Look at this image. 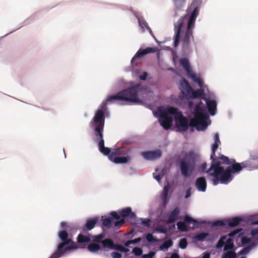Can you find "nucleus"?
<instances>
[{
	"mask_svg": "<svg viewBox=\"0 0 258 258\" xmlns=\"http://www.w3.org/2000/svg\"><path fill=\"white\" fill-rule=\"evenodd\" d=\"M210 159L211 165L207 172L214 170L213 174L215 176L221 175L220 182L223 184L229 183L233 178L232 174L238 173L242 169L251 170L258 168V155H251L247 160L241 163L220 154L219 156H215Z\"/></svg>",
	"mask_w": 258,
	"mask_h": 258,
	"instance_id": "f257e3e1",
	"label": "nucleus"
},
{
	"mask_svg": "<svg viewBox=\"0 0 258 258\" xmlns=\"http://www.w3.org/2000/svg\"><path fill=\"white\" fill-rule=\"evenodd\" d=\"M202 0H194L186 10V14L180 17L174 24V47H176L179 43L181 36L182 48L184 50H188L191 40H194L192 30L195 22L199 13V9Z\"/></svg>",
	"mask_w": 258,
	"mask_h": 258,
	"instance_id": "f03ea898",
	"label": "nucleus"
},
{
	"mask_svg": "<svg viewBox=\"0 0 258 258\" xmlns=\"http://www.w3.org/2000/svg\"><path fill=\"white\" fill-rule=\"evenodd\" d=\"M143 86L140 84H137L133 87L128 88L125 90L118 92L114 95L108 97L105 103H104L101 109H98L96 112L90 124L94 128V133L96 137H101L103 134L104 123V108L108 102L115 101H122L140 104L142 101L140 99L138 95L139 91L143 90Z\"/></svg>",
	"mask_w": 258,
	"mask_h": 258,
	"instance_id": "7ed1b4c3",
	"label": "nucleus"
},
{
	"mask_svg": "<svg viewBox=\"0 0 258 258\" xmlns=\"http://www.w3.org/2000/svg\"><path fill=\"white\" fill-rule=\"evenodd\" d=\"M96 141H98V148L99 151L103 155L108 156L109 159L115 164H124L131 160L132 157L127 155V153L131 151L133 148H129L126 152H123V148L120 147L114 149L111 152L110 149L104 146L103 134L101 136L96 137Z\"/></svg>",
	"mask_w": 258,
	"mask_h": 258,
	"instance_id": "20e7f679",
	"label": "nucleus"
},
{
	"mask_svg": "<svg viewBox=\"0 0 258 258\" xmlns=\"http://www.w3.org/2000/svg\"><path fill=\"white\" fill-rule=\"evenodd\" d=\"M197 154L192 151L182 152L179 159L180 170L184 177H189L196 167Z\"/></svg>",
	"mask_w": 258,
	"mask_h": 258,
	"instance_id": "39448f33",
	"label": "nucleus"
},
{
	"mask_svg": "<svg viewBox=\"0 0 258 258\" xmlns=\"http://www.w3.org/2000/svg\"><path fill=\"white\" fill-rule=\"evenodd\" d=\"M194 110V117L190 120L189 125L196 127L198 131L206 128L207 126L206 120L208 118L207 113L199 104L196 105Z\"/></svg>",
	"mask_w": 258,
	"mask_h": 258,
	"instance_id": "423d86ee",
	"label": "nucleus"
},
{
	"mask_svg": "<svg viewBox=\"0 0 258 258\" xmlns=\"http://www.w3.org/2000/svg\"><path fill=\"white\" fill-rule=\"evenodd\" d=\"M167 111L171 115H174L176 124L181 131H185L188 128L189 124L187 119L178 108L170 106L167 107Z\"/></svg>",
	"mask_w": 258,
	"mask_h": 258,
	"instance_id": "0eeeda50",
	"label": "nucleus"
},
{
	"mask_svg": "<svg viewBox=\"0 0 258 258\" xmlns=\"http://www.w3.org/2000/svg\"><path fill=\"white\" fill-rule=\"evenodd\" d=\"M167 111V108L161 112L160 124L165 130H168L172 125L173 122V117L169 115Z\"/></svg>",
	"mask_w": 258,
	"mask_h": 258,
	"instance_id": "6e6552de",
	"label": "nucleus"
},
{
	"mask_svg": "<svg viewBox=\"0 0 258 258\" xmlns=\"http://www.w3.org/2000/svg\"><path fill=\"white\" fill-rule=\"evenodd\" d=\"M141 155L147 160H154L161 156L162 152L159 149L155 151H144L141 153Z\"/></svg>",
	"mask_w": 258,
	"mask_h": 258,
	"instance_id": "1a4fd4ad",
	"label": "nucleus"
},
{
	"mask_svg": "<svg viewBox=\"0 0 258 258\" xmlns=\"http://www.w3.org/2000/svg\"><path fill=\"white\" fill-rule=\"evenodd\" d=\"M157 51L156 47H147L145 49H140L136 53L135 56L132 58L131 62L133 64L136 58H140L144 55L151 53H154Z\"/></svg>",
	"mask_w": 258,
	"mask_h": 258,
	"instance_id": "9d476101",
	"label": "nucleus"
},
{
	"mask_svg": "<svg viewBox=\"0 0 258 258\" xmlns=\"http://www.w3.org/2000/svg\"><path fill=\"white\" fill-rule=\"evenodd\" d=\"M179 89L181 90V93L183 95H190V93L192 92V87L190 86L188 82L183 79L180 80Z\"/></svg>",
	"mask_w": 258,
	"mask_h": 258,
	"instance_id": "9b49d317",
	"label": "nucleus"
},
{
	"mask_svg": "<svg viewBox=\"0 0 258 258\" xmlns=\"http://www.w3.org/2000/svg\"><path fill=\"white\" fill-rule=\"evenodd\" d=\"M195 186L199 191H205L207 188V181L205 178L204 177L197 178L196 180Z\"/></svg>",
	"mask_w": 258,
	"mask_h": 258,
	"instance_id": "f8f14e48",
	"label": "nucleus"
},
{
	"mask_svg": "<svg viewBox=\"0 0 258 258\" xmlns=\"http://www.w3.org/2000/svg\"><path fill=\"white\" fill-rule=\"evenodd\" d=\"M214 143L212 146V153L211 154V158L215 156V152L218 149L219 146L221 144V142L219 139V134L216 133L214 136Z\"/></svg>",
	"mask_w": 258,
	"mask_h": 258,
	"instance_id": "ddd939ff",
	"label": "nucleus"
},
{
	"mask_svg": "<svg viewBox=\"0 0 258 258\" xmlns=\"http://www.w3.org/2000/svg\"><path fill=\"white\" fill-rule=\"evenodd\" d=\"M180 213V210L178 208L176 207L170 213L167 222L168 224L174 223L177 219V217Z\"/></svg>",
	"mask_w": 258,
	"mask_h": 258,
	"instance_id": "4468645a",
	"label": "nucleus"
},
{
	"mask_svg": "<svg viewBox=\"0 0 258 258\" xmlns=\"http://www.w3.org/2000/svg\"><path fill=\"white\" fill-rule=\"evenodd\" d=\"M208 110L211 115L215 114L217 108V102L215 100H208L206 101Z\"/></svg>",
	"mask_w": 258,
	"mask_h": 258,
	"instance_id": "2eb2a0df",
	"label": "nucleus"
},
{
	"mask_svg": "<svg viewBox=\"0 0 258 258\" xmlns=\"http://www.w3.org/2000/svg\"><path fill=\"white\" fill-rule=\"evenodd\" d=\"M242 220L241 218L238 217L232 219H226L227 225L230 227H233L239 225Z\"/></svg>",
	"mask_w": 258,
	"mask_h": 258,
	"instance_id": "dca6fc26",
	"label": "nucleus"
},
{
	"mask_svg": "<svg viewBox=\"0 0 258 258\" xmlns=\"http://www.w3.org/2000/svg\"><path fill=\"white\" fill-rule=\"evenodd\" d=\"M99 219L97 217L89 219L87 220L85 226L88 230L92 229L98 222Z\"/></svg>",
	"mask_w": 258,
	"mask_h": 258,
	"instance_id": "f3484780",
	"label": "nucleus"
},
{
	"mask_svg": "<svg viewBox=\"0 0 258 258\" xmlns=\"http://www.w3.org/2000/svg\"><path fill=\"white\" fill-rule=\"evenodd\" d=\"M176 11L181 10L185 5L186 0H172Z\"/></svg>",
	"mask_w": 258,
	"mask_h": 258,
	"instance_id": "a211bd4d",
	"label": "nucleus"
},
{
	"mask_svg": "<svg viewBox=\"0 0 258 258\" xmlns=\"http://www.w3.org/2000/svg\"><path fill=\"white\" fill-rule=\"evenodd\" d=\"M180 63L181 65L183 67V68L185 69L186 73L188 74H189L191 72V70L188 59L185 58L180 59Z\"/></svg>",
	"mask_w": 258,
	"mask_h": 258,
	"instance_id": "6ab92c4d",
	"label": "nucleus"
},
{
	"mask_svg": "<svg viewBox=\"0 0 258 258\" xmlns=\"http://www.w3.org/2000/svg\"><path fill=\"white\" fill-rule=\"evenodd\" d=\"M101 243L105 248H108L109 249H113L114 246L113 241L109 238L105 239L101 241Z\"/></svg>",
	"mask_w": 258,
	"mask_h": 258,
	"instance_id": "aec40b11",
	"label": "nucleus"
},
{
	"mask_svg": "<svg viewBox=\"0 0 258 258\" xmlns=\"http://www.w3.org/2000/svg\"><path fill=\"white\" fill-rule=\"evenodd\" d=\"M204 94V90L202 89H199L196 91H194L192 89V92L189 95L193 98H197L202 96Z\"/></svg>",
	"mask_w": 258,
	"mask_h": 258,
	"instance_id": "412c9836",
	"label": "nucleus"
},
{
	"mask_svg": "<svg viewBox=\"0 0 258 258\" xmlns=\"http://www.w3.org/2000/svg\"><path fill=\"white\" fill-rule=\"evenodd\" d=\"M91 241V238L89 236H85L82 234L78 235L77 237V242L81 244L85 242H89Z\"/></svg>",
	"mask_w": 258,
	"mask_h": 258,
	"instance_id": "4be33fe9",
	"label": "nucleus"
},
{
	"mask_svg": "<svg viewBox=\"0 0 258 258\" xmlns=\"http://www.w3.org/2000/svg\"><path fill=\"white\" fill-rule=\"evenodd\" d=\"M234 247L233 240L231 238H228L225 240V243L224 247V250H232Z\"/></svg>",
	"mask_w": 258,
	"mask_h": 258,
	"instance_id": "5701e85b",
	"label": "nucleus"
},
{
	"mask_svg": "<svg viewBox=\"0 0 258 258\" xmlns=\"http://www.w3.org/2000/svg\"><path fill=\"white\" fill-rule=\"evenodd\" d=\"M87 249L91 252H95L100 250L101 249V247L97 243H92L87 246Z\"/></svg>",
	"mask_w": 258,
	"mask_h": 258,
	"instance_id": "b1692460",
	"label": "nucleus"
},
{
	"mask_svg": "<svg viewBox=\"0 0 258 258\" xmlns=\"http://www.w3.org/2000/svg\"><path fill=\"white\" fill-rule=\"evenodd\" d=\"M226 252H224L221 256V258H236V253L234 250H228Z\"/></svg>",
	"mask_w": 258,
	"mask_h": 258,
	"instance_id": "393cba45",
	"label": "nucleus"
},
{
	"mask_svg": "<svg viewBox=\"0 0 258 258\" xmlns=\"http://www.w3.org/2000/svg\"><path fill=\"white\" fill-rule=\"evenodd\" d=\"M178 229L182 232H186L188 230V227L185 225L184 221H179L176 224Z\"/></svg>",
	"mask_w": 258,
	"mask_h": 258,
	"instance_id": "a878e982",
	"label": "nucleus"
},
{
	"mask_svg": "<svg viewBox=\"0 0 258 258\" xmlns=\"http://www.w3.org/2000/svg\"><path fill=\"white\" fill-rule=\"evenodd\" d=\"M173 244V242L171 239H168L165 241L160 246L161 250L167 249L169 247H171Z\"/></svg>",
	"mask_w": 258,
	"mask_h": 258,
	"instance_id": "bb28decb",
	"label": "nucleus"
},
{
	"mask_svg": "<svg viewBox=\"0 0 258 258\" xmlns=\"http://www.w3.org/2000/svg\"><path fill=\"white\" fill-rule=\"evenodd\" d=\"M131 209L130 207H127L120 210V213L122 218L124 219V218L128 217L131 213Z\"/></svg>",
	"mask_w": 258,
	"mask_h": 258,
	"instance_id": "cd10ccee",
	"label": "nucleus"
},
{
	"mask_svg": "<svg viewBox=\"0 0 258 258\" xmlns=\"http://www.w3.org/2000/svg\"><path fill=\"white\" fill-rule=\"evenodd\" d=\"M209 235L208 233L202 232L198 234L195 237V239L198 241H203Z\"/></svg>",
	"mask_w": 258,
	"mask_h": 258,
	"instance_id": "c85d7f7f",
	"label": "nucleus"
},
{
	"mask_svg": "<svg viewBox=\"0 0 258 258\" xmlns=\"http://www.w3.org/2000/svg\"><path fill=\"white\" fill-rule=\"evenodd\" d=\"M227 239V236H222L221 237L220 239L218 240L216 247L218 248H222L223 246L225 245V240Z\"/></svg>",
	"mask_w": 258,
	"mask_h": 258,
	"instance_id": "c756f323",
	"label": "nucleus"
},
{
	"mask_svg": "<svg viewBox=\"0 0 258 258\" xmlns=\"http://www.w3.org/2000/svg\"><path fill=\"white\" fill-rule=\"evenodd\" d=\"M253 245H248L242 249L239 252V254H246L252 249Z\"/></svg>",
	"mask_w": 258,
	"mask_h": 258,
	"instance_id": "7c9ffc66",
	"label": "nucleus"
},
{
	"mask_svg": "<svg viewBox=\"0 0 258 258\" xmlns=\"http://www.w3.org/2000/svg\"><path fill=\"white\" fill-rule=\"evenodd\" d=\"M112 222L111 219L109 218H106L102 220V224L103 226L107 228H110L111 227Z\"/></svg>",
	"mask_w": 258,
	"mask_h": 258,
	"instance_id": "2f4dec72",
	"label": "nucleus"
},
{
	"mask_svg": "<svg viewBox=\"0 0 258 258\" xmlns=\"http://www.w3.org/2000/svg\"><path fill=\"white\" fill-rule=\"evenodd\" d=\"M213 225L214 226H219V227L226 226V225H227L226 219L224 220L216 221L213 223Z\"/></svg>",
	"mask_w": 258,
	"mask_h": 258,
	"instance_id": "473e14b6",
	"label": "nucleus"
},
{
	"mask_svg": "<svg viewBox=\"0 0 258 258\" xmlns=\"http://www.w3.org/2000/svg\"><path fill=\"white\" fill-rule=\"evenodd\" d=\"M207 173H209V175L213 176L215 178V179H213V180L214 185H217L219 181H220V178L221 177V175L215 176V175L213 174L214 171L213 172H211V171H210L209 172Z\"/></svg>",
	"mask_w": 258,
	"mask_h": 258,
	"instance_id": "72a5a7b5",
	"label": "nucleus"
},
{
	"mask_svg": "<svg viewBox=\"0 0 258 258\" xmlns=\"http://www.w3.org/2000/svg\"><path fill=\"white\" fill-rule=\"evenodd\" d=\"M187 239L185 238H183L181 239L179 242V246L182 248L184 249L187 247Z\"/></svg>",
	"mask_w": 258,
	"mask_h": 258,
	"instance_id": "f704fd0d",
	"label": "nucleus"
},
{
	"mask_svg": "<svg viewBox=\"0 0 258 258\" xmlns=\"http://www.w3.org/2000/svg\"><path fill=\"white\" fill-rule=\"evenodd\" d=\"M184 221L185 223H189H189H194V224L197 223V221L196 220L194 219V218H192V217H191L188 215H186L185 216Z\"/></svg>",
	"mask_w": 258,
	"mask_h": 258,
	"instance_id": "c9c22d12",
	"label": "nucleus"
},
{
	"mask_svg": "<svg viewBox=\"0 0 258 258\" xmlns=\"http://www.w3.org/2000/svg\"><path fill=\"white\" fill-rule=\"evenodd\" d=\"M110 215L112 218L116 220H119L121 217L120 211H119L118 212L115 211L111 212L110 213Z\"/></svg>",
	"mask_w": 258,
	"mask_h": 258,
	"instance_id": "e433bc0d",
	"label": "nucleus"
},
{
	"mask_svg": "<svg viewBox=\"0 0 258 258\" xmlns=\"http://www.w3.org/2000/svg\"><path fill=\"white\" fill-rule=\"evenodd\" d=\"M133 252L137 256H140L142 254L143 250L140 247H136L133 248Z\"/></svg>",
	"mask_w": 258,
	"mask_h": 258,
	"instance_id": "4c0bfd02",
	"label": "nucleus"
},
{
	"mask_svg": "<svg viewBox=\"0 0 258 258\" xmlns=\"http://www.w3.org/2000/svg\"><path fill=\"white\" fill-rule=\"evenodd\" d=\"M103 237H104V235L102 234H99L97 235H95L93 237V241L94 242H98V243L101 242V239H102L103 238Z\"/></svg>",
	"mask_w": 258,
	"mask_h": 258,
	"instance_id": "58836bf2",
	"label": "nucleus"
},
{
	"mask_svg": "<svg viewBox=\"0 0 258 258\" xmlns=\"http://www.w3.org/2000/svg\"><path fill=\"white\" fill-rule=\"evenodd\" d=\"M168 191H169V186L168 185L165 186L163 188V191L162 195V198L164 199V200H166L167 197Z\"/></svg>",
	"mask_w": 258,
	"mask_h": 258,
	"instance_id": "ea45409f",
	"label": "nucleus"
},
{
	"mask_svg": "<svg viewBox=\"0 0 258 258\" xmlns=\"http://www.w3.org/2000/svg\"><path fill=\"white\" fill-rule=\"evenodd\" d=\"M124 223H125L124 219L123 218H122L120 220L115 222L114 223V226L115 227L119 228Z\"/></svg>",
	"mask_w": 258,
	"mask_h": 258,
	"instance_id": "a19ab883",
	"label": "nucleus"
},
{
	"mask_svg": "<svg viewBox=\"0 0 258 258\" xmlns=\"http://www.w3.org/2000/svg\"><path fill=\"white\" fill-rule=\"evenodd\" d=\"M138 22L139 25L143 28H147L148 26V23L144 19H139Z\"/></svg>",
	"mask_w": 258,
	"mask_h": 258,
	"instance_id": "79ce46f5",
	"label": "nucleus"
},
{
	"mask_svg": "<svg viewBox=\"0 0 258 258\" xmlns=\"http://www.w3.org/2000/svg\"><path fill=\"white\" fill-rule=\"evenodd\" d=\"M146 239L149 242H156L157 240L155 238L152 234L148 233L146 235Z\"/></svg>",
	"mask_w": 258,
	"mask_h": 258,
	"instance_id": "37998d69",
	"label": "nucleus"
},
{
	"mask_svg": "<svg viewBox=\"0 0 258 258\" xmlns=\"http://www.w3.org/2000/svg\"><path fill=\"white\" fill-rule=\"evenodd\" d=\"M140 220L141 221L142 224L146 226H149L150 223V220L149 219H143L141 218Z\"/></svg>",
	"mask_w": 258,
	"mask_h": 258,
	"instance_id": "c03bdc74",
	"label": "nucleus"
},
{
	"mask_svg": "<svg viewBox=\"0 0 258 258\" xmlns=\"http://www.w3.org/2000/svg\"><path fill=\"white\" fill-rule=\"evenodd\" d=\"M123 246L120 244H114V246L113 248V249H115L120 252H122Z\"/></svg>",
	"mask_w": 258,
	"mask_h": 258,
	"instance_id": "a18cd8bd",
	"label": "nucleus"
},
{
	"mask_svg": "<svg viewBox=\"0 0 258 258\" xmlns=\"http://www.w3.org/2000/svg\"><path fill=\"white\" fill-rule=\"evenodd\" d=\"M111 255L113 258H121L122 254L118 252L114 251L111 253Z\"/></svg>",
	"mask_w": 258,
	"mask_h": 258,
	"instance_id": "49530a36",
	"label": "nucleus"
},
{
	"mask_svg": "<svg viewBox=\"0 0 258 258\" xmlns=\"http://www.w3.org/2000/svg\"><path fill=\"white\" fill-rule=\"evenodd\" d=\"M242 229H237L236 230H233V231L230 232L228 234V236L229 237H232L235 235L236 234H238L239 232L241 231Z\"/></svg>",
	"mask_w": 258,
	"mask_h": 258,
	"instance_id": "de8ad7c7",
	"label": "nucleus"
},
{
	"mask_svg": "<svg viewBox=\"0 0 258 258\" xmlns=\"http://www.w3.org/2000/svg\"><path fill=\"white\" fill-rule=\"evenodd\" d=\"M155 253L153 252H150L148 254H144L142 255L143 258H153Z\"/></svg>",
	"mask_w": 258,
	"mask_h": 258,
	"instance_id": "09e8293b",
	"label": "nucleus"
},
{
	"mask_svg": "<svg viewBox=\"0 0 258 258\" xmlns=\"http://www.w3.org/2000/svg\"><path fill=\"white\" fill-rule=\"evenodd\" d=\"M250 239L246 237H243L241 239V242H242V244H248L250 242Z\"/></svg>",
	"mask_w": 258,
	"mask_h": 258,
	"instance_id": "8fccbe9b",
	"label": "nucleus"
},
{
	"mask_svg": "<svg viewBox=\"0 0 258 258\" xmlns=\"http://www.w3.org/2000/svg\"><path fill=\"white\" fill-rule=\"evenodd\" d=\"M147 76H148V73L147 72H145L143 73L142 75H141L140 76V79L141 80L144 81L146 79Z\"/></svg>",
	"mask_w": 258,
	"mask_h": 258,
	"instance_id": "3c124183",
	"label": "nucleus"
},
{
	"mask_svg": "<svg viewBox=\"0 0 258 258\" xmlns=\"http://www.w3.org/2000/svg\"><path fill=\"white\" fill-rule=\"evenodd\" d=\"M141 240V238L140 237L134 239L133 240H131V242L132 244H136L139 242H140Z\"/></svg>",
	"mask_w": 258,
	"mask_h": 258,
	"instance_id": "603ef678",
	"label": "nucleus"
},
{
	"mask_svg": "<svg viewBox=\"0 0 258 258\" xmlns=\"http://www.w3.org/2000/svg\"><path fill=\"white\" fill-rule=\"evenodd\" d=\"M207 164L206 163H203L201 166V169L203 171L206 172L207 173L206 168H207ZM209 170V169L207 170V171Z\"/></svg>",
	"mask_w": 258,
	"mask_h": 258,
	"instance_id": "864d4df0",
	"label": "nucleus"
},
{
	"mask_svg": "<svg viewBox=\"0 0 258 258\" xmlns=\"http://www.w3.org/2000/svg\"><path fill=\"white\" fill-rule=\"evenodd\" d=\"M251 235L252 236H255L258 235V229H253L251 231Z\"/></svg>",
	"mask_w": 258,
	"mask_h": 258,
	"instance_id": "5fc2aeb1",
	"label": "nucleus"
},
{
	"mask_svg": "<svg viewBox=\"0 0 258 258\" xmlns=\"http://www.w3.org/2000/svg\"><path fill=\"white\" fill-rule=\"evenodd\" d=\"M128 217H129V218L130 219H132L133 220H135L136 218V215L135 213H134V212H132V211H131V213L128 216Z\"/></svg>",
	"mask_w": 258,
	"mask_h": 258,
	"instance_id": "6e6d98bb",
	"label": "nucleus"
},
{
	"mask_svg": "<svg viewBox=\"0 0 258 258\" xmlns=\"http://www.w3.org/2000/svg\"><path fill=\"white\" fill-rule=\"evenodd\" d=\"M190 195H191V194H190V188H188L186 191V195H185V198H186V199L188 198L190 196Z\"/></svg>",
	"mask_w": 258,
	"mask_h": 258,
	"instance_id": "4d7b16f0",
	"label": "nucleus"
},
{
	"mask_svg": "<svg viewBox=\"0 0 258 258\" xmlns=\"http://www.w3.org/2000/svg\"><path fill=\"white\" fill-rule=\"evenodd\" d=\"M162 175H161L160 174L156 175L154 176V178L158 181H159L161 178H162Z\"/></svg>",
	"mask_w": 258,
	"mask_h": 258,
	"instance_id": "13d9d810",
	"label": "nucleus"
},
{
	"mask_svg": "<svg viewBox=\"0 0 258 258\" xmlns=\"http://www.w3.org/2000/svg\"><path fill=\"white\" fill-rule=\"evenodd\" d=\"M170 258H179V256L177 253H173L171 254Z\"/></svg>",
	"mask_w": 258,
	"mask_h": 258,
	"instance_id": "bf43d9fd",
	"label": "nucleus"
},
{
	"mask_svg": "<svg viewBox=\"0 0 258 258\" xmlns=\"http://www.w3.org/2000/svg\"><path fill=\"white\" fill-rule=\"evenodd\" d=\"M131 240H128L127 241H126L124 243V246H129L130 244H131Z\"/></svg>",
	"mask_w": 258,
	"mask_h": 258,
	"instance_id": "052dcab7",
	"label": "nucleus"
},
{
	"mask_svg": "<svg viewBox=\"0 0 258 258\" xmlns=\"http://www.w3.org/2000/svg\"><path fill=\"white\" fill-rule=\"evenodd\" d=\"M210 254L208 253H206L204 254V255L203 256L202 258H210Z\"/></svg>",
	"mask_w": 258,
	"mask_h": 258,
	"instance_id": "680f3d73",
	"label": "nucleus"
},
{
	"mask_svg": "<svg viewBox=\"0 0 258 258\" xmlns=\"http://www.w3.org/2000/svg\"><path fill=\"white\" fill-rule=\"evenodd\" d=\"M251 223L252 224H258V219L257 220H255V219H253L252 220V222H251Z\"/></svg>",
	"mask_w": 258,
	"mask_h": 258,
	"instance_id": "e2e57ef3",
	"label": "nucleus"
},
{
	"mask_svg": "<svg viewBox=\"0 0 258 258\" xmlns=\"http://www.w3.org/2000/svg\"><path fill=\"white\" fill-rule=\"evenodd\" d=\"M60 224L62 227H65L67 225V223L66 222H63V221L61 222Z\"/></svg>",
	"mask_w": 258,
	"mask_h": 258,
	"instance_id": "0e129e2a",
	"label": "nucleus"
},
{
	"mask_svg": "<svg viewBox=\"0 0 258 258\" xmlns=\"http://www.w3.org/2000/svg\"><path fill=\"white\" fill-rule=\"evenodd\" d=\"M197 82L198 83L200 87H202V86H203V82H202V81L201 80H200V79H198V80H197Z\"/></svg>",
	"mask_w": 258,
	"mask_h": 258,
	"instance_id": "69168bd1",
	"label": "nucleus"
},
{
	"mask_svg": "<svg viewBox=\"0 0 258 258\" xmlns=\"http://www.w3.org/2000/svg\"><path fill=\"white\" fill-rule=\"evenodd\" d=\"M128 251H130V249H129L125 248V247H123L122 252H128Z\"/></svg>",
	"mask_w": 258,
	"mask_h": 258,
	"instance_id": "338daca9",
	"label": "nucleus"
},
{
	"mask_svg": "<svg viewBox=\"0 0 258 258\" xmlns=\"http://www.w3.org/2000/svg\"><path fill=\"white\" fill-rule=\"evenodd\" d=\"M147 29L149 31L150 33L151 34L152 33V30H151V28L149 26H148Z\"/></svg>",
	"mask_w": 258,
	"mask_h": 258,
	"instance_id": "774afa93",
	"label": "nucleus"
}]
</instances>
